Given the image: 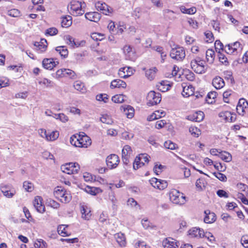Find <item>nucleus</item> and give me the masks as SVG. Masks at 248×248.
<instances>
[{"label":"nucleus","mask_w":248,"mask_h":248,"mask_svg":"<svg viewBox=\"0 0 248 248\" xmlns=\"http://www.w3.org/2000/svg\"><path fill=\"white\" fill-rule=\"evenodd\" d=\"M217 93L215 91H212L209 92L206 97V101L209 104H212L214 99L217 96Z\"/></svg>","instance_id":"47"},{"label":"nucleus","mask_w":248,"mask_h":248,"mask_svg":"<svg viewBox=\"0 0 248 248\" xmlns=\"http://www.w3.org/2000/svg\"><path fill=\"white\" fill-rule=\"evenodd\" d=\"M121 110H123L125 115L129 119H131L134 115V109L129 105L123 106L121 107Z\"/></svg>","instance_id":"15"},{"label":"nucleus","mask_w":248,"mask_h":248,"mask_svg":"<svg viewBox=\"0 0 248 248\" xmlns=\"http://www.w3.org/2000/svg\"><path fill=\"white\" fill-rule=\"evenodd\" d=\"M149 156L145 154H140L137 156L133 163V168L137 170L144 165V162H148L149 161Z\"/></svg>","instance_id":"6"},{"label":"nucleus","mask_w":248,"mask_h":248,"mask_svg":"<svg viewBox=\"0 0 248 248\" xmlns=\"http://www.w3.org/2000/svg\"><path fill=\"white\" fill-rule=\"evenodd\" d=\"M236 49V48L233 47V46L232 44H230L227 45H226L224 47L225 51L229 54H237Z\"/></svg>","instance_id":"40"},{"label":"nucleus","mask_w":248,"mask_h":248,"mask_svg":"<svg viewBox=\"0 0 248 248\" xmlns=\"http://www.w3.org/2000/svg\"><path fill=\"white\" fill-rule=\"evenodd\" d=\"M25 190L28 192H31L33 189V184L28 181H25L23 183V186Z\"/></svg>","instance_id":"55"},{"label":"nucleus","mask_w":248,"mask_h":248,"mask_svg":"<svg viewBox=\"0 0 248 248\" xmlns=\"http://www.w3.org/2000/svg\"><path fill=\"white\" fill-rule=\"evenodd\" d=\"M58 33V30L55 28H50L47 29L46 31V35H49L53 36L57 34Z\"/></svg>","instance_id":"62"},{"label":"nucleus","mask_w":248,"mask_h":248,"mask_svg":"<svg viewBox=\"0 0 248 248\" xmlns=\"http://www.w3.org/2000/svg\"><path fill=\"white\" fill-rule=\"evenodd\" d=\"M162 244L164 248H177L178 247L176 241L171 238H166Z\"/></svg>","instance_id":"14"},{"label":"nucleus","mask_w":248,"mask_h":248,"mask_svg":"<svg viewBox=\"0 0 248 248\" xmlns=\"http://www.w3.org/2000/svg\"><path fill=\"white\" fill-rule=\"evenodd\" d=\"M120 162L118 156L115 154H111L108 155L106 159V163L108 167L110 169L115 168Z\"/></svg>","instance_id":"8"},{"label":"nucleus","mask_w":248,"mask_h":248,"mask_svg":"<svg viewBox=\"0 0 248 248\" xmlns=\"http://www.w3.org/2000/svg\"><path fill=\"white\" fill-rule=\"evenodd\" d=\"M114 237L120 247H125L126 244V238L122 232L117 233L114 235Z\"/></svg>","instance_id":"22"},{"label":"nucleus","mask_w":248,"mask_h":248,"mask_svg":"<svg viewBox=\"0 0 248 248\" xmlns=\"http://www.w3.org/2000/svg\"><path fill=\"white\" fill-rule=\"evenodd\" d=\"M215 58V52L212 49H208L206 52L207 61L210 63H212Z\"/></svg>","instance_id":"39"},{"label":"nucleus","mask_w":248,"mask_h":248,"mask_svg":"<svg viewBox=\"0 0 248 248\" xmlns=\"http://www.w3.org/2000/svg\"><path fill=\"white\" fill-rule=\"evenodd\" d=\"M70 142L72 145L77 147H82V146H83V144H82V143L80 142V140L78 139V135H72L70 137Z\"/></svg>","instance_id":"31"},{"label":"nucleus","mask_w":248,"mask_h":248,"mask_svg":"<svg viewBox=\"0 0 248 248\" xmlns=\"http://www.w3.org/2000/svg\"><path fill=\"white\" fill-rule=\"evenodd\" d=\"M55 50L58 52L61 57L65 58L68 54V51L65 46H59L56 47Z\"/></svg>","instance_id":"34"},{"label":"nucleus","mask_w":248,"mask_h":248,"mask_svg":"<svg viewBox=\"0 0 248 248\" xmlns=\"http://www.w3.org/2000/svg\"><path fill=\"white\" fill-rule=\"evenodd\" d=\"M86 6L85 2L77 0H72L67 6L70 13L74 16L82 15L84 12Z\"/></svg>","instance_id":"1"},{"label":"nucleus","mask_w":248,"mask_h":248,"mask_svg":"<svg viewBox=\"0 0 248 248\" xmlns=\"http://www.w3.org/2000/svg\"><path fill=\"white\" fill-rule=\"evenodd\" d=\"M126 96L123 94H117L112 97V101L116 103H121L124 102Z\"/></svg>","instance_id":"42"},{"label":"nucleus","mask_w":248,"mask_h":248,"mask_svg":"<svg viewBox=\"0 0 248 248\" xmlns=\"http://www.w3.org/2000/svg\"><path fill=\"white\" fill-rule=\"evenodd\" d=\"M132 152L131 148L129 145H125L122 150V160L124 164H128L129 162V158Z\"/></svg>","instance_id":"9"},{"label":"nucleus","mask_w":248,"mask_h":248,"mask_svg":"<svg viewBox=\"0 0 248 248\" xmlns=\"http://www.w3.org/2000/svg\"><path fill=\"white\" fill-rule=\"evenodd\" d=\"M233 92L231 90H228L224 92L223 94V100L225 102L229 103V97L231 96Z\"/></svg>","instance_id":"54"},{"label":"nucleus","mask_w":248,"mask_h":248,"mask_svg":"<svg viewBox=\"0 0 248 248\" xmlns=\"http://www.w3.org/2000/svg\"><path fill=\"white\" fill-rule=\"evenodd\" d=\"M64 39L66 44L72 48L78 47L80 45V43L76 42L74 38L69 35L64 36Z\"/></svg>","instance_id":"23"},{"label":"nucleus","mask_w":248,"mask_h":248,"mask_svg":"<svg viewBox=\"0 0 248 248\" xmlns=\"http://www.w3.org/2000/svg\"><path fill=\"white\" fill-rule=\"evenodd\" d=\"M213 174L221 181L225 182L227 181V177L220 172H214Z\"/></svg>","instance_id":"56"},{"label":"nucleus","mask_w":248,"mask_h":248,"mask_svg":"<svg viewBox=\"0 0 248 248\" xmlns=\"http://www.w3.org/2000/svg\"><path fill=\"white\" fill-rule=\"evenodd\" d=\"M73 86L76 90L82 93H84L86 92V89L85 87L84 83L80 81L74 82Z\"/></svg>","instance_id":"32"},{"label":"nucleus","mask_w":248,"mask_h":248,"mask_svg":"<svg viewBox=\"0 0 248 248\" xmlns=\"http://www.w3.org/2000/svg\"><path fill=\"white\" fill-rule=\"evenodd\" d=\"M163 14L165 17L170 20L173 21L176 19V16L175 15L176 13L172 10L165 9L163 11Z\"/></svg>","instance_id":"33"},{"label":"nucleus","mask_w":248,"mask_h":248,"mask_svg":"<svg viewBox=\"0 0 248 248\" xmlns=\"http://www.w3.org/2000/svg\"><path fill=\"white\" fill-rule=\"evenodd\" d=\"M236 186L237 189L241 191H246V193L248 192V186L244 184L238 183Z\"/></svg>","instance_id":"63"},{"label":"nucleus","mask_w":248,"mask_h":248,"mask_svg":"<svg viewBox=\"0 0 248 248\" xmlns=\"http://www.w3.org/2000/svg\"><path fill=\"white\" fill-rule=\"evenodd\" d=\"M108 28L111 34H115L116 30V27L114 22L110 21L108 24Z\"/></svg>","instance_id":"59"},{"label":"nucleus","mask_w":248,"mask_h":248,"mask_svg":"<svg viewBox=\"0 0 248 248\" xmlns=\"http://www.w3.org/2000/svg\"><path fill=\"white\" fill-rule=\"evenodd\" d=\"M64 77H69L71 78H76V73L74 71L69 69H65V72H64Z\"/></svg>","instance_id":"60"},{"label":"nucleus","mask_w":248,"mask_h":248,"mask_svg":"<svg viewBox=\"0 0 248 248\" xmlns=\"http://www.w3.org/2000/svg\"><path fill=\"white\" fill-rule=\"evenodd\" d=\"M80 142L83 144L81 147L87 148L91 144V140L87 135H78Z\"/></svg>","instance_id":"24"},{"label":"nucleus","mask_w":248,"mask_h":248,"mask_svg":"<svg viewBox=\"0 0 248 248\" xmlns=\"http://www.w3.org/2000/svg\"><path fill=\"white\" fill-rule=\"evenodd\" d=\"M164 147L168 149L174 150L177 147V145L170 140L166 141L164 143Z\"/></svg>","instance_id":"51"},{"label":"nucleus","mask_w":248,"mask_h":248,"mask_svg":"<svg viewBox=\"0 0 248 248\" xmlns=\"http://www.w3.org/2000/svg\"><path fill=\"white\" fill-rule=\"evenodd\" d=\"M219 116L223 117L226 121L228 122H232L235 119V118L232 116L231 112L228 111L220 113Z\"/></svg>","instance_id":"30"},{"label":"nucleus","mask_w":248,"mask_h":248,"mask_svg":"<svg viewBox=\"0 0 248 248\" xmlns=\"http://www.w3.org/2000/svg\"><path fill=\"white\" fill-rule=\"evenodd\" d=\"M189 131L194 137H198L201 134L200 130L196 127H190L189 129Z\"/></svg>","instance_id":"50"},{"label":"nucleus","mask_w":248,"mask_h":248,"mask_svg":"<svg viewBox=\"0 0 248 248\" xmlns=\"http://www.w3.org/2000/svg\"><path fill=\"white\" fill-rule=\"evenodd\" d=\"M161 94L154 91H150L147 94V104L149 106H152L159 103L161 101Z\"/></svg>","instance_id":"5"},{"label":"nucleus","mask_w":248,"mask_h":248,"mask_svg":"<svg viewBox=\"0 0 248 248\" xmlns=\"http://www.w3.org/2000/svg\"><path fill=\"white\" fill-rule=\"evenodd\" d=\"M205 217L204 218V221L206 223H212L216 220V215L213 212H211L210 210H207L204 211Z\"/></svg>","instance_id":"17"},{"label":"nucleus","mask_w":248,"mask_h":248,"mask_svg":"<svg viewBox=\"0 0 248 248\" xmlns=\"http://www.w3.org/2000/svg\"><path fill=\"white\" fill-rule=\"evenodd\" d=\"M34 246L35 248H46L47 244L43 239H39L34 243Z\"/></svg>","instance_id":"46"},{"label":"nucleus","mask_w":248,"mask_h":248,"mask_svg":"<svg viewBox=\"0 0 248 248\" xmlns=\"http://www.w3.org/2000/svg\"><path fill=\"white\" fill-rule=\"evenodd\" d=\"M141 224L145 229H153L155 228V226L154 225L146 218H143L141 221Z\"/></svg>","instance_id":"36"},{"label":"nucleus","mask_w":248,"mask_h":248,"mask_svg":"<svg viewBox=\"0 0 248 248\" xmlns=\"http://www.w3.org/2000/svg\"><path fill=\"white\" fill-rule=\"evenodd\" d=\"M212 85L216 89H220L225 86V82L221 78L217 76L213 78Z\"/></svg>","instance_id":"21"},{"label":"nucleus","mask_w":248,"mask_h":248,"mask_svg":"<svg viewBox=\"0 0 248 248\" xmlns=\"http://www.w3.org/2000/svg\"><path fill=\"white\" fill-rule=\"evenodd\" d=\"M71 200V196L70 194L67 192L65 191L64 193V196H63L62 198H61V202L63 203H67L70 201Z\"/></svg>","instance_id":"58"},{"label":"nucleus","mask_w":248,"mask_h":248,"mask_svg":"<svg viewBox=\"0 0 248 248\" xmlns=\"http://www.w3.org/2000/svg\"><path fill=\"white\" fill-rule=\"evenodd\" d=\"M42 199L40 196L35 197L33 201V205L37 212L43 213L45 211V206L42 204Z\"/></svg>","instance_id":"11"},{"label":"nucleus","mask_w":248,"mask_h":248,"mask_svg":"<svg viewBox=\"0 0 248 248\" xmlns=\"http://www.w3.org/2000/svg\"><path fill=\"white\" fill-rule=\"evenodd\" d=\"M203 230L200 228H193L188 231V235L191 238H202Z\"/></svg>","instance_id":"18"},{"label":"nucleus","mask_w":248,"mask_h":248,"mask_svg":"<svg viewBox=\"0 0 248 248\" xmlns=\"http://www.w3.org/2000/svg\"><path fill=\"white\" fill-rule=\"evenodd\" d=\"M100 120L102 123L107 124H111L113 122L111 118L107 114L102 115Z\"/></svg>","instance_id":"43"},{"label":"nucleus","mask_w":248,"mask_h":248,"mask_svg":"<svg viewBox=\"0 0 248 248\" xmlns=\"http://www.w3.org/2000/svg\"><path fill=\"white\" fill-rule=\"evenodd\" d=\"M79 169V165L76 162H70L61 166L62 170L68 174L77 173Z\"/></svg>","instance_id":"4"},{"label":"nucleus","mask_w":248,"mask_h":248,"mask_svg":"<svg viewBox=\"0 0 248 248\" xmlns=\"http://www.w3.org/2000/svg\"><path fill=\"white\" fill-rule=\"evenodd\" d=\"M7 15L10 16L17 17L20 16V12L16 9H13L8 10L7 13Z\"/></svg>","instance_id":"49"},{"label":"nucleus","mask_w":248,"mask_h":248,"mask_svg":"<svg viewBox=\"0 0 248 248\" xmlns=\"http://www.w3.org/2000/svg\"><path fill=\"white\" fill-rule=\"evenodd\" d=\"M248 106V102L245 99H239L238 105L236 107V110L239 114L243 115L244 108Z\"/></svg>","instance_id":"20"},{"label":"nucleus","mask_w":248,"mask_h":248,"mask_svg":"<svg viewBox=\"0 0 248 248\" xmlns=\"http://www.w3.org/2000/svg\"><path fill=\"white\" fill-rule=\"evenodd\" d=\"M132 74V69L129 67H122L118 72L119 77L124 78L130 76Z\"/></svg>","instance_id":"13"},{"label":"nucleus","mask_w":248,"mask_h":248,"mask_svg":"<svg viewBox=\"0 0 248 248\" xmlns=\"http://www.w3.org/2000/svg\"><path fill=\"white\" fill-rule=\"evenodd\" d=\"M47 41L45 39H42L39 42H36L34 43V46L36 50L39 52L42 53L45 52L47 48Z\"/></svg>","instance_id":"12"},{"label":"nucleus","mask_w":248,"mask_h":248,"mask_svg":"<svg viewBox=\"0 0 248 248\" xmlns=\"http://www.w3.org/2000/svg\"><path fill=\"white\" fill-rule=\"evenodd\" d=\"M182 87L183 88L182 94L184 97H187L194 94V88L191 85H187L186 83H183Z\"/></svg>","instance_id":"10"},{"label":"nucleus","mask_w":248,"mask_h":248,"mask_svg":"<svg viewBox=\"0 0 248 248\" xmlns=\"http://www.w3.org/2000/svg\"><path fill=\"white\" fill-rule=\"evenodd\" d=\"M126 87V83L121 79H114L111 82L110 87L111 88H125Z\"/></svg>","instance_id":"25"},{"label":"nucleus","mask_w":248,"mask_h":248,"mask_svg":"<svg viewBox=\"0 0 248 248\" xmlns=\"http://www.w3.org/2000/svg\"><path fill=\"white\" fill-rule=\"evenodd\" d=\"M95 6L98 11H100L106 15H109L113 11L112 9L110 6L101 1L96 2Z\"/></svg>","instance_id":"7"},{"label":"nucleus","mask_w":248,"mask_h":248,"mask_svg":"<svg viewBox=\"0 0 248 248\" xmlns=\"http://www.w3.org/2000/svg\"><path fill=\"white\" fill-rule=\"evenodd\" d=\"M157 69L155 67L147 70L145 72L146 77L150 80L154 79L156 73Z\"/></svg>","instance_id":"41"},{"label":"nucleus","mask_w":248,"mask_h":248,"mask_svg":"<svg viewBox=\"0 0 248 248\" xmlns=\"http://www.w3.org/2000/svg\"><path fill=\"white\" fill-rule=\"evenodd\" d=\"M134 137V134L132 133H130L128 131H124L122 133V138L123 140H130Z\"/></svg>","instance_id":"53"},{"label":"nucleus","mask_w":248,"mask_h":248,"mask_svg":"<svg viewBox=\"0 0 248 248\" xmlns=\"http://www.w3.org/2000/svg\"><path fill=\"white\" fill-rule=\"evenodd\" d=\"M59 136V133L58 131H55L48 133L46 140L48 141H53L56 140Z\"/></svg>","instance_id":"44"},{"label":"nucleus","mask_w":248,"mask_h":248,"mask_svg":"<svg viewBox=\"0 0 248 248\" xmlns=\"http://www.w3.org/2000/svg\"><path fill=\"white\" fill-rule=\"evenodd\" d=\"M218 157L226 162H229L232 159V155L226 151L219 152Z\"/></svg>","instance_id":"28"},{"label":"nucleus","mask_w":248,"mask_h":248,"mask_svg":"<svg viewBox=\"0 0 248 248\" xmlns=\"http://www.w3.org/2000/svg\"><path fill=\"white\" fill-rule=\"evenodd\" d=\"M58 63L54 61L53 59H45L42 62L43 67L46 69L51 70Z\"/></svg>","instance_id":"19"},{"label":"nucleus","mask_w":248,"mask_h":248,"mask_svg":"<svg viewBox=\"0 0 248 248\" xmlns=\"http://www.w3.org/2000/svg\"><path fill=\"white\" fill-rule=\"evenodd\" d=\"M67 226L65 225H60L58 227V232L61 236L64 237L69 235V232L66 231Z\"/></svg>","instance_id":"38"},{"label":"nucleus","mask_w":248,"mask_h":248,"mask_svg":"<svg viewBox=\"0 0 248 248\" xmlns=\"http://www.w3.org/2000/svg\"><path fill=\"white\" fill-rule=\"evenodd\" d=\"M65 191H66L64 190L62 187L58 186L55 188L54 191V195L57 199L61 201V198H62L63 196H64Z\"/></svg>","instance_id":"37"},{"label":"nucleus","mask_w":248,"mask_h":248,"mask_svg":"<svg viewBox=\"0 0 248 248\" xmlns=\"http://www.w3.org/2000/svg\"><path fill=\"white\" fill-rule=\"evenodd\" d=\"M124 52L126 56V57L131 60L135 59V54L132 50V48L129 46H125L123 48Z\"/></svg>","instance_id":"27"},{"label":"nucleus","mask_w":248,"mask_h":248,"mask_svg":"<svg viewBox=\"0 0 248 248\" xmlns=\"http://www.w3.org/2000/svg\"><path fill=\"white\" fill-rule=\"evenodd\" d=\"M9 85V79L6 78H2L0 79V89L1 88L8 86Z\"/></svg>","instance_id":"61"},{"label":"nucleus","mask_w":248,"mask_h":248,"mask_svg":"<svg viewBox=\"0 0 248 248\" xmlns=\"http://www.w3.org/2000/svg\"><path fill=\"white\" fill-rule=\"evenodd\" d=\"M85 16L87 19L94 22H97L101 18V15L95 12L87 13Z\"/></svg>","instance_id":"16"},{"label":"nucleus","mask_w":248,"mask_h":248,"mask_svg":"<svg viewBox=\"0 0 248 248\" xmlns=\"http://www.w3.org/2000/svg\"><path fill=\"white\" fill-rule=\"evenodd\" d=\"M72 17L70 16H66L62 17V27L67 28L72 24Z\"/></svg>","instance_id":"29"},{"label":"nucleus","mask_w":248,"mask_h":248,"mask_svg":"<svg viewBox=\"0 0 248 248\" xmlns=\"http://www.w3.org/2000/svg\"><path fill=\"white\" fill-rule=\"evenodd\" d=\"M241 243L245 248H248V235H243L241 239Z\"/></svg>","instance_id":"64"},{"label":"nucleus","mask_w":248,"mask_h":248,"mask_svg":"<svg viewBox=\"0 0 248 248\" xmlns=\"http://www.w3.org/2000/svg\"><path fill=\"white\" fill-rule=\"evenodd\" d=\"M85 191L92 195H95L97 194L102 192V190L98 187H91L87 186L85 188Z\"/></svg>","instance_id":"35"},{"label":"nucleus","mask_w":248,"mask_h":248,"mask_svg":"<svg viewBox=\"0 0 248 248\" xmlns=\"http://www.w3.org/2000/svg\"><path fill=\"white\" fill-rule=\"evenodd\" d=\"M168 186L167 182L165 180L158 179V183L156 185V188L159 190H163Z\"/></svg>","instance_id":"48"},{"label":"nucleus","mask_w":248,"mask_h":248,"mask_svg":"<svg viewBox=\"0 0 248 248\" xmlns=\"http://www.w3.org/2000/svg\"><path fill=\"white\" fill-rule=\"evenodd\" d=\"M39 83L40 84H42L47 87H52L53 86V82L47 79V78H43L41 80L39 81Z\"/></svg>","instance_id":"57"},{"label":"nucleus","mask_w":248,"mask_h":248,"mask_svg":"<svg viewBox=\"0 0 248 248\" xmlns=\"http://www.w3.org/2000/svg\"><path fill=\"white\" fill-rule=\"evenodd\" d=\"M82 217L86 220H89L91 217L90 209L85 205H82L80 207Z\"/></svg>","instance_id":"26"},{"label":"nucleus","mask_w":248,"mask_h":248,"mask_svg":"<svg viewBox=\"0 0 248 248\" xmlns=\"http://www.w3.org/2000/svg\"><path fill=\"white\" fill-rule=\"evenodd\" d=\"M170 56L173 60L181 61L185 58V50L183 47L176 46L171 49Z\"/></svg>","instance_id":"3"},{"label":"nucleus","mask_w":248,"mask_h":248,"mask_svg":"<svg viewBox=\"0 0 248 248\" xmlns=\"http://www.w3.org/2000/svg\"><path fill=\"white\" fill-rule=\"evenodd\" d=\"M170 200L174 204L183 205L186 202V198L183 193L175 189H171L169 193Z\"/></svg>","instance_id":"2"},{"label":"nucleus","mask_w":248,"mask_h":248,"mask_svg":"<svg viewBox=\"0 0 248 248\" xmlns=\"http://www.w3.org/2000/svg\"><path fill=\"white\" fill-rule=\"evenodd\" d=\"M206 37V42L207 43H211L214 40V37L212 32L209 31H207L204 32Z\"/></svg>","instance_id":"52"},{"label":"nucleus","mask_w":248,"mask_h":248,"mask_svg":"<svg viewBox=\"0 0 248 248\" xmlns=\"http://www.w3.org/2000/svg\"><path fill=\"white\" fill-rule=\"evenodd\" d=\"M180 10L183 13L189 15L194 14L196 12V9L195 7L186 8L185 6H182L180 7Z\"/></svg>","instance_id":"45"}]
</instances>
